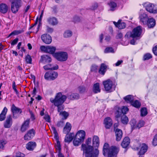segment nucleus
Instances as JSON below:
<instances>
[{
	"label": "nucleus",
	"mask_w": 157,
	"mask_h": 157,
	"mask_svg": "<svg viewBox=\"0 0 157 157\" xmlns=\"http://www.w3.org/2000/svg\"><path fill=\"white\" fill-rule=\"evenodd\" d=\"M107 66L105 64L103 63L101 64L99 72L100 74L104 75L106 71Z\"/></svg>",
	"instance_id": "b1692460"
},
{
	"label": "nucleus",
	"mask_w": 157,
	"mask_h": 157,
	"mask_svg": "<svg viewBox=\"0 0 157 157\" xmlns=\"http://www.w3.org/2000/svg\"><path fill=\"white\" fill-rule=\"evenodd\" d=\"M86 136V132L83 130H79L78 131L74 136L78 139L84 141Z\"/></svg>",
	"instance_id": "9b49d317"
},
{
	"label": "nucleus",
	"mask_w": 157,
	"mask_h": 157,
	"mask_svg": "<svg viewBox=\"0 0 157 157\" xmlns=\"http://www.w3.org/2000/svg\"><path fill=\"white\" fill-rule=\"evenodd\" d=\"M115 134L116 136V140L117 141H120L122 136V132L121 130L117 129L115 131Z\"/></svg>",
	"instance_id": "a878e982"
},
{
	"label": "nucleus",
	"mask_w": 157,
	"mask_h": 157,
	"mask_svg": "<svg viewBox=\"0 0 157 157\" xmlns=\"http://www.w3.org/2000/svg\"><path fill=\"white\" fill-rule=\"evenodd\" d=\"M59 115L62 117H63V119H66L67 118L69 115L68 113L65 111L59 113Z\"/></svg>",
	"instance_id": "a18cd8bd"
},
{
	"label": "nucleus",
	"mask_w": 157,
	"mask_h": 157,
	"mask_svg": "<svg viewBox=\"0 0 157 157\" xmlns=\"http://www.w3.org/2000/svg\"><path fill=\"white\" fill-rule=\"evenodd\" d=\"M50 73L52 74L50 76V80H54L58 76V73L54 71H50Z\"/></svg>",
	"instance_id": "79ce46f5"
},
{
	"label": "nucleus",
	"mask_w": 157,
	"mask_h": 157,
	"mask_svg": "<svg viewBox=\"0 0 157 157\" xmlns=\"http://www.w3.org/2000/svg\"><path fill=\"white\" fill-rule=\"evenodd\" d=\"M41 59L43 62L46 63H50L52 61L51 57L47 55H44L41 56Z\"/></svg>",
	"instance_id": "cd10ccee"
},
{
	"label": "nucleus",
	"mask_w": 157,
	"mask_h": 157,
	"mask_svg": "<svg viewBox=\"0 0 157 157\" xmlns=\"http://www.w3.org/2000/svg\"><path fill=\"white\" fill-rule=\"evenodd\" d=\"M128 109L127 107L123 106L121 109V111L123 114H124L128 111Z\"/></svg>",
	"instance_id": "864d4df0"
},
{
	"label": "nucleus",
	"mask_w": 157,
	"mask_h": 157,
	"mask_svg": "<svg viewBox=\"0 0 157 157\" xmlns=\"http://www.w3.org/2000/svg\"><path fill=\"white\" fill-rule=\"evenodd\" d=\"M72 32L70 30H66L63 33V36L65 38L70 37L72 36Z\"/></svg>",
	"instance_id": "58836bf2"
},
{
	"label": "nucleus",
	"mask_w": 157,
	"mask_h": 157,
	"mask_svg": "<svg viewBox=\"0 0 157 157\" xmlns=\"http://www.w3.org/2000/svg\"><path fill=\"white\" fill-rule=\"evenodd\" d=\"M47 31L48 33H52L53 31V29L48 26H47Z\"/></svg>",
	"instance_id": "69168bd1"
},
{
	"label": "nucleus",
	"mask_w": 157,
	"mask_h": 157,
	"mask_svg": "<svg viewBox=\"0 0 157 157\" xmlns=\"http://www.w3.org/2000/svg\"><path fill=\"white\" fill-rule=\"evenodd\" d=\"M98 7V4L96 3H94L91 6V9L94 10L96 9Z\"/></svg>",
	"instance_id": "052dcab7"
},
{
	"label": "nucleus",
	"mask_w": 157,
	"mask_h": 157,
	"mask_svg": "<svg viewBox=\"0 0 157 157\" xmlns=\"http://www.w3.org/2000/svg\"><path fill=\"white\" fill-rule=\"evenodd\" d=\"M11 110L13 113H21L22 112L21 109L15 106L14 104H13L11 107Z\"/></svg>",
	"instance_id": "72a5a7b5"
},
{
	"label": "nucleus",
	"mask_w": 157,
	"mask_h": 157,
	"mask_svg": "<svg viewBox=\"0 0 157 157\" xmlns=\"http://www.w3.org/2000/svg\"><path fill=\"white\" fill-rule=\"evenodd\" d=\"M152 58V55L149 53H147L145 54L143 57L144 60H148Z\"/></svg>",
	"instance_id": "49530a36"
},
{
	"label": "nucleus",
	"mask_w": 157,
	"mask_h": 157,
	"mask_svg": "<svg viewBox=\"0 0 157 157\" xmlns=\"http://www.w3.org/2000/svg\"><path fill=\"white\" fill-rule=\"evenodd\" d=\"M52 65L51 64H48L44 66V69L46 70H51Z\"/></svg>",
	"instance_id": "6e6d98bb"
},
{
	"label": "nucleus",
	"mask_w": 157,
	"mask_h": 157,
	"mask_svg": "<svg viewBox=\"0 0 157 157\" xmlns=\"http://www.w3.org/2000/svg\"><path fill=\"white\" fill-rule=\"evenodd\" d=\"M104 124L106 128H109L113 124L112 121L110 117H106L104 121Z\"/></svg>",
	"instance_id": "ddd939ff"
},
{
	"label": "nucleus",
	"mask_w": 157,
	"mask_h": 157,
	"mask_svg": "<svg viewBox=\"0 0 157 157\" xmlns=\"http://www.w3.org/2000/svg\"><path fill=\"white\" fill-rule=\"evenodd\" d=\"M35 134V131L33 129L29 130L25 135L24 139L25 140H29L32 139Z\"/></svg>",
	"instance_id": "f8f14e48"
},
{
	"label": "nucleus",
	"mask_w": 157,
	"mask_h": 157,
	"mask_svg": "<svg viewBox=\"0 0 157 157\" xmlns=\"http://www.w3.org/2000/svg\"><path fill=\"white\" fill-rule=\"evenodd\" d=\"M25 60L27 63L30 64L31 63L32 59L31 56L29 55H27L25 57Z\"/></svg>",
	"instance_id": "09e8293b"
},
{
	"label": "nucleus",
	"mask_w": 157,
	"mask_h": 157,
	"mask_svg": "<svg viewBox=\"0 0 157 157\" xmlns=\"http://www.w3.org/2000/svg\"><path fill=\"white\" fill-rule=\"evenodd\" d=\"M74 136L75 135L74 133H71L68 134H67L65 138V142L67 143L70 142L72 140Z\"/></svg>",
	"instance_id": "5701e85b"
},
{
	"label": "nucleus",
	"mask_w": 157,
	"mask_h": 157,
	"mask_svg": "<svg viewBox=\"0 0 157 157\" xmlns=\"http://www.w3.org/2000/svg\"><path fill=\"white\" fill-rule=\"evenodd\" d=\"M41 39L42 41L47 44H50L52 41L51 36L47 34H44L42 35Z\"/></svg>",
	"instance_id": "1a4fd4ad"
},
{
	"label": "nucleus",
	"mask_w": 157,
	"mask_h": 157,
	"mask_svg": "<svg viewBox=\"0 0 157 157\" xmlns=\"http://www.w3.org/2000/svg\"><path fill=\"white\" fill-rule=\"evenodd\" d=\"M141 147L140 151L138 153V155H144L148 149V146L144 144H143Z\"/></svg>",
	"instance_id": "a211bd4d"
},
{
	"label": "nucleus",
	"mask_w": 157,
	"mask_h": 157,
	"mask_svg": "<svg viewBox=\"0 0 157 157\" xmlns=\"http://www.w3.org/2000/svg\"><path fill=\"white\" fill-rule=\"evenodd\" d=\"M99 145V140L98 137L97 136H94L93 139V146L98 147Z\"/></svg>",
	"instance_id": "393cba45"
},
{
	"label": "nucleus",
	"mask_w": 157,
	"mask_h": 157,
	"mask_svg": "<svg viewBox=\"0 0 157 157\" xmlns=\"http://www.w3.org/2000/svg\"><path fill=\"white\" fill-rule=\"evenodd\" d=\"M144 121L143 120H140L138 123L136 125H135L136 121L134 120H132L130 122L131 126L133 128H138L139 129L144 126Z\"/></svg>",
	"instance_id": "9d476101"
},
{
	"label": "nucleus",
	"mask_w": 157,
	"mask_h": 157,
	"mask_svg": "<svg viewBox=\"0 0 157 157\" xmlns=\"http://www.w3.org/2000/svg\"><path fill=\"white\" fill-rule=\"evenodd\" d=\"M153 144L155 146L157 145V134L154 136L153 140Z\"/></svg>",
	"instance_id": "4d7b16f0"
},
{
	"label": "nucleus",
	"mask_w": 157,
	"mask_h": 157,
	"mask_svg": "<svg viewBox=\"0 0 157 157\" xmlns=\"http://www.w3.org/2000/svg\"><path fill=\"white\" fill-rule=\"evenodd\" d=\"M98 70V66L95 65H93L91 67L90 71L91 72H96Z\"/></svg>",
	"instance_id": "3c124183"
},
{
	"label": "nucleus",
	"mask_w": 157,
	"mask_h": 157,
	"mask_svg": "<svg viewBox=\"0 0 157 157\" xmlns=\"http://www.w3.org/2000/svg\"><path fill=\"white\" fill-rule=\"evenodd\" d=\"M44 119L47 122H50L51 121L50 117L48 114L45 115L44 117Z\"/></svg>",
	"instance_id": "5fc2aeb1"
},
{
	"label": "nucleus",
	"mask_w": 157,
	"mask_h": 157,
	"mask_svg": "<svg viewBox=\"0 0 157 157\" xmlns=\"http://www.w3.org/2000/svg\"><path fill=\"white\" fill-rule=\"evenodd\" d=\"M7 143V141L5 140H0V148L3 149Z\"/></svg>",
	"instance_id": "c03bdc74"
},
{
	"label": "nucleus",
	"mask_w": 157,
	"mask_h": 157,
	"mask_svg": "<svg viewBox=\"0 0 157 157\" xmlns=\"http://www.w3.org/2000/svg\"><path fill=\"white\" fill-rule=\"evenodd\" d=\"M152 51L154 54L157 56V45L153 48Z\"/></svg>",
	"instance_id": "338daca9"
},
{
	"label": "nucleus",
	"mask_w": 157,
	"mask_h": 157,
	"mask_svg": "<svg viewBox=\"0 0 157 157\" xmlns=\"http://www.w3.org/2000/svg\"><path fill=\"white\" fill-rule=\"evenodd\" d=\"M64 122L63 121H60L58 122L57 124V126L58 127H63L64 125Z\"/></svg>",
	"instance_id": "0e129e2a"
},
{
	"label": "nucleus",
	"mask_w": 157,
	"mask_h": 157,
	"mask_svg": "<svg viewBox=\"0 0 157 157\" xmlns=\"http://www.w3.org/2000/svg\"><path fill=\"white\" fill-rule=\"evenodd\" d=\"M56 50V48L55 47L50 46H47V52L52 54L55 52Z\"/></svg>",
	"instance_id": "e433bc0d"
},
{
	"label": "nucleus",
	"mask_w": 157,
	"mask_h": 157,
	"mask_svg": "<svg viewBox=\"0 0 157 157\" xmlns=\"http://www.w3.org/2000/svg\"><path fill=\"white\" fill-rule=\"evenodd\" d=\"M53 10V11L54 13H56L58 12V9L57 6H54L52 8Z\"/></svg>",
	"instance_id": "774afa93"
},
{
	"label": "nucleus",
	"mask_w": 157,
	"mask_h": 157,
	"mask_svg": "<svg viewBox=\"0 0 157 157\" xmlns=\"http://www.w3.org/2000/svg\"><path fill=\"white\" fill-rule=\"evenodd\" d=\"M104 52L105 53H113L114 52V51L113 48L111 47H109L106 48L104 50Z\"/></svg>",
	"instance_id": "de8ad7c7"
},
{
	"label": "nucleus",
	"mask_w": 157,
	"mask_h": 157,
	"mask_svg": "<svg viewBox=\"0 0 157 157\" xmlns=\"http://www.w3.org/2000/svg\"><path fill=\"white\" fill-rule=\"evenodd\" d=\"M7 111V109L6 108V107H5L2 111V113L0 114V121H4L5 118H6V113Z\"/></svg>",
	"instance_id": "c756f323"
},
{
	"label": "nucleus",
	"mask_w": 157,
	"mask_h": 157,
	"mask_svg": "<svg viewBox=\"0 0 157 157\" xmlns=\"http://www.w3.org/2000/svg\"><path fill=\"white\" fill-rule=\"evenodd\" d=\"M24 154L20 152H18L16 153V156L13 157H24Z\"/></svg>",
	"instance_id": "13d9d810"
},
{
	"label": "nucleus",
	"mask_w": 157,
	"mask_h": 157,
	"mask_svg": "<svg viewBox=\"0 0 157 157\" xmlns=\"http://www.w3.org/2000/svg\"><path fill=\"white\" fill-rule=\"evenodd\" d=\"M121 121L123 124H127L128 121V117L125 114H123L121 116Z\"/></svg>",
	"instance_id": "ea45409f"
},
{
	"label": "nucleus",
	"mask_w": 157,
	"mask_h": 157,
	"mask_svg": "<svg viewBox=\"0 0 157 157\" xmlns=\"http://www.w3.org/2000/svg\"><path fill=\"white\" fill-rule=\"evenodd\" d=\"M54 56L58 61L63 62L67 60L68 56L66 52H60L56 53Z\"/></svg>",
	"instance_id": "423d86ee"
},
{
	"label": "nucleus",
	"mask_w": 157,
	"mask_h": 157,
	"mask_svg": "<svg viewBox=\"0 0 157 157\" xmlns=\"http://www.w3.org/2000/svg\"><path fill=\"white\" fill-rule=\"evenodd\" d=\"M99 153V151L97 149H95L94 151H92V155L90 157H97Z\"/></svg>",
	"instance_id": "8fccbe9b"
},
{
	"label": "nucleus",
	"mask_w": 157,
	"mask_h": 157,
	"mask_svg": "<svg viewBox=\"0 0 157 157\" xmlns=\"http://www.w3.org/2000/svg\"><path fill=\"white\" fill-rule=\"evenodd\" d=\"M140 21L141 24L143 25H146L148 19L147 15L145 13L141 14L140 16Z\"/></svg>",
	"instance_id": "dca6fc26"
},
{
	"label": "nucleus",
	"mask_w": 157,
	"mask_h": 157,
	"mask_svg": "<svg viewBox=\"0 0 157 157\" xmlns=\"http://www.w3.org/2000/svg\"><path fill=\"white\" fill-rule=\"evenodd\" d=\"M29 120H27L24 121L21 128V130L22 132H25L29 128Z\"/></svg>",
	"instance_id": "f3484780"
},
{
	"label": "nucleus",
	"mask_w": 157,
	"mask_h": 157,
	"mask_svg": "<svg viewBox=\"0 0 157 157\" xmlns=\"http://www.w3.org/2000/svg\"><path fill=\"white\" fill-rule=\"evenodd\" d=\"M141 116H146L147 113V110L146 108L143 107L141 109Z\"/></svg>",
	"instance_id": "37998d69"
},
{
	"label": "nucleus",
	"mask_w": 157,
	"mask_h": 157,
	"mask_svg": "<svg viewBox=\"0 0 157 157\" xmlns=\"http://www.w3.org/2000/svg\"><path fill=\"white\" fill-rule=\"evenodd\" d=\"M36 144L35 142H30L26 144V148L29 150L32 151L36 147Z\"/></svg>",
	"instance_id": "4be33fe9"
},
{
	"label": "nucleus",
	"mask_w": 157,
	"mask_h": 157,
	"mask_svg": "<svg viewBox=\"0 0 157 157\" xmlns=\"http://www.w3.org/2000/svg\"><path fill=\"white\" fill-rule=\"evenodd\" d=\"M71 124L68 122H67L63 129V133L65 134L68 133L71 130Z\"/></svg>",
	"instance_id": "c85d7f7f"
},
{
	"label": "nucleus",
	"mask_w": 157,
	"mask_h": 157,
	"mask_svg": "<svg viewBox=\"0 0 157 157\" xmlns=\"http://www.w3.org/2000/svg\"><path fill=\"white\" fill-rule=\"evenodd\" d=\"M74 21L75 22H79L80 21V18L78 16H75L74 18Z\"/></svg>",
	"instance_id": "680f3d73"
},
{
	"label": "nucleus",
	"mask_w": 157,
	"mask_h": 157,
	"mask_svg": "<svg viewBox=\"0 0 157 157\" xmlns=\"http://www.w3.org/2000/svg\"><path fill=\"white\" fill-rule=\"evenodd\" d=\"M8 10L7 6L5 4L0 5V12L3 13H6Z\"/></svg>",
	"instance_id": "7c9ffc66"
},
{
	"label": "nucleus",
	"mask_w": 157,
	"mask_h": 157,
	"mask_svg": "<svg viewBox=\"0 0 157 157\" xmlns=\"http://www.w3.org/2000/svg\"><path fill=\"white\" fill-rule=\"evenodd\" d=\"M24 31L23 29H22L19 30H15L11 32L9 35L8 37H9L12 36H15L21 34Z\"/></svg>",
	"instance_id": "f704fd0d"
},
{
	"label": "nucleus",
	"mask_w": 157,
	"mask_h": 157,
	"mask_svg": "<svg viewBox=\"0 0 157 157\" xmlns=\"http://www.w3.org/2000/svg\"><path fill=\"white\" fill-rule=\"evenodd\" d=\"M75 137V138L73 141V144L75 146H78L80 145L82 143L83 141L81 140L80 139L76 138V137Z\"/></svg>",
	"instance_id": "4c0bfd02"
},
{
	"label": "nucleus",
	"mask_w": 157,
	"mask_h": 157,
	"mask_svg": "<svg viewBox=\"0 0 157 157\" xmlns=\"http://www.w3.org/2000/svg\"><path fill=\"white\" fill-rule=\"evenodd\" d=\"M130 141V139L129 137H125L121 143V146L123 148H126L129 145Z\"/></svg>",
	"instance_id": "6ab92c4d"
},
{
	"label": "nucleus",
	"mask_w": 157,
	"mask_h": 157,
	"mask_svg": "<svg viewBox=\"0 0 157 157\" xmlns=\"http://www.w3.org/2000/svg\"><path fill=\"white\" fill-rule=\"evenodd\" d=\"M131 104L133 106L137 108H139L141 105L140 103L137 100L132 101Z\"/></svg>",
	"instance_id": "a19ab883"
},
{
	"label": "nucleus",
	"mask_w": 157,
	"mask_h": 157,
	"mask_svg": "<svg viewBox=\"0 0 157 157\" xmlns=\"http://www.w3.org/2000/svg\"><path fill=\"white\" fill-rule=\"evenodd\" d=\"M11 2V10L12 12L14 13L18 11L20 8L22 6V2L21 0H10Z\"/></svg>",
	"instance_id": "39448f33"
},
{
	"label": "nucleus",
	"mask_w": 157,
	"mask_h": 157,
	"mask_svg": "<svg viewBox=\"0 0 157 157\" xmlns=\"http://www.w3.org/2000/svg\"><path fill=\"white\" fill-rule=\"evenodd\" d=\"M119 148L115 146L110 147L107 143H105L103 148V154L104 156L108 155V157H116L119 151Z\"/></svg>",
	"instance_id": "f03ea898"
},
{
	"label": "nucleus",
	"mask_w": 157,
	"mask_h": 157,
	"mask_svg": "<svg viewBox=\"0 0 157 157\" xmlns=\"http://www.w3.org/2000/svg\"><path fill=\"white\" fill-rule=\"evenodd\" d=\"M52 75L50 71L46 72L44 75V78L47 80H50V76Z\"/></svg>",
	"instance_id": "603ef678"
},
{
	"label": "nucleus",
	"mask_w": 157,
	"mask_h": 157,
	"mask_svg": "<svg viewBox=\"0 0 157 157\" xmlns=\"http://www.w3.org/2000/svg\"><path fill=\"white\" fill-rule=\"evenodd\" d=\"M47 21L48 24L53 26L56 25L58 23L57 19L54 17H50L48 18Z\"/></svg>",
	"instance_id": "2eb2a0df"
},
{
	"label": "nucleus",
	"mask_w": 157,
	"mask_h": 157,
	"mask_svg": "<svg viewBox=\"0 0 157 157\" xmlns=\"http://www.w3.org/2000/svg\"><path fill=\"white\" fill-rule=\"evenodd\" d=\"M102 84L104 86L106 91L110 92L113 91V83L110 79H108L103 82Z\"/></svg>",
	"instance_id": "0eeeda50"
},
{
	"label": "nucleus",
	"mask_w": 157,
	"mask_h": 157,
	"mask_svg": "<svg viewBox=\"0 0 157 157\" xmlns=\"http://www.w3.org/2000/svg\"><path fill=\"white\" fill-rule=\"evenodd\" d=\"M18 40V39L17 38H16L15 39L13 40L11 43V45L13 46L17 44Z\"/></svg>",
	"instance_id": "bf43d9fd"
},
{
	"label": "nucleus",
	"mask_w": 157,
	"mask_h": 157,
	"mask_svg": "<svg viewBox=\"0 0 157 157\" xmlns=\"http://www.w3.org/2000/svg\"><path fill=\"white\" fill-rule=\"evenodd\" d=\"M145 8L146 10L150 13H157V5L149 3L146 5Z\"/></svg>",
	"instance_id": "6e6552de"
},
{
	"label": "nucleus",
	"mask_w": 157,
	"mask_h": 157,
	"mask_svg": "<svg viewBox=\"0 0 157 157\" xmlns=\"http://www.w3.org/2000/svg\"><path fill=\"white\" fill-rule=\"evenodd\" d=\"M93 91L95 93H97L100 92L101 89L99 83H97L94 84L93 88Z\"/></svg>",
	"instance_id": "2f4dec72"
},
{
	"label": "nucleus",
	"mask_w": 157,
	"mask_h": 157,
	"mask_svg": "<svg viewBox=\"0 0 157 157\" xmlns=\"http://www.w3.org/2000/svg\"><path fill=\"white\" fill-rule=\"evenodd\" d=\"M91 143V139L88 138L86 141L85 144H82L81 145V150L85 153L86 157H90L92 155V151H94L93 146L90 145Z\"/></svg>",
	"instance_id": "7ed1b4c3"
},
{
	"label": "nucleus",
	"mask_w": 157,
	"mask_h": 157,
	"mask_svg": "<svg viewBox=\"0 0 157 157\" xmlns=\"http://www.w3.org/2000/svg\"><path fill=\"white\" fill-rule=\"evenodd\" d=\"M109 5L110 7V10L113 11L117 7V4L116 3L112 1H110L109 3Z\"/></svg>",
	"instance_id": "c9c22d12"
},
{
	"label": "nucleus",
	"mask_w": 157,
	"mask_h": 157,
	"mask_svg": "<svg viewBox=\"0 0 157 157\" xmlns=\"http://www.w3.org/2000/svg\"><path fill=\"white\" fill-rule=\"evenodd\" d=\"M67 97L69 99L74 100L78 99L79 98L80 96L78 93H72L68 94Z\"/></svg>",
	"instance_id": "aec40b11"
},
{
	"label": "nucleus",
	"mask_w": 157,
	"mask_h": 157,
	"mask_svg": "<svg viewBox=\"0 0 157 157\" xmlns=\"http://www.w3.org/2000/svg\"><path fill=\"white\" fill-rule=\"evenodd\" d=\"M121 20H119L117 22H114L113 23L115 26L120 29L124 28L126 27V24L124 22H121Z\"/></svg>",
	"instance_id": "412c9836"
},
{
	"label": "nucleus",
	"mask_w": 157,
	"mask_h": 157,
	"mask_svg": "<svg viewBox=\"0 0 157 157\" xmlns=\"http://www.w3.org/2000/svg\"><path fill=\"white\" fill-rule=\"evenodd\" d=\"M147 24L149 28H153L155 25V21L153 18H151L148 20Z\"/></svg>",
	"instance_id": "bb28decb"
},
{
	"label": "nucleus",
	"mask_w": 157,
	"mask_h": 157,
	"mask_svg": "<svg viewBox=\"0 0 157 157\" xmlns=\"http://www.w3.org/2000/svg\"><path fill=\"white\" fill-rule=\"evenodd\" d=\"M12 123L13 121L11 116L9 115L7 117L4 123V126L6 128H10L12 125Z\"/></svg>",
	"instance_id": "4468645a"
},
{
	"label": "nucleus",
	"mask_w": 157,
	"mask_h": 157,
	"mask_svg": "<svg viewBox=\"0 0 157 157\" xmlns=\"http://www.w3.org/2000/svg\"><path fill=\"white\" fill-rule=\"evenodd\" d=\"M142 32V29L141 26H138L134 28L132 32L130 31L127 32L125 36V37L128 38L129 37H131L133 38L138 39L140 38Z\"/></svg>",
	"instance_id": "20e7f679"
},
{
	"label": "nucleus",
	"mask_w": 157,
	"mask_h": 157,
	"mask_svg": "<svg viewBox=\"0 0 157 157\" xmlns=\"http://www.w3.org/2000/svg\"><path fill=\"white\" fill-rule=\"evenodd\" d=\"M67 97L63 95L61 92H59L56 94L54 98H51L50 101L53 103L54 105L58 107V111L60 113L61 111L63 109L64 107L63 104L65 101Z\"/></svg>",
	"instance_id": "f257e3e1"
},
{
	"label": "nucleus",
	"mask_w": 157,
	"mask_h": 157,
	"mask_svg": "<svg viewBox=\"0 0 157 157\" xmlns=\"http://www.w3.org/2000/svg\"><path fill=\"white\" fill-rule=\"evenodd\" d=\"M124 99L127 103H129L130 104L134 100L133 96L131 95H129L125 97H124Z\"/></svg>",
	"instance_id": "473e14b6"
},
{
	"label": "nucleus",
	"mask_w": 157,
	"mask_h": 157,
	"mask_svg": "<svg viewBox=\"0 0 157 157\" xmlns=\"http://www.w3.org/2000/svg\"><path fill=\"white\" fill-rule=\"evenodd\" d=\"M61 145L59 141H57V144L56 145V149H58L59 151L61 149Z\"/></svg>",
	"instance_id": "e2e57ef3"
}]
</instances>
